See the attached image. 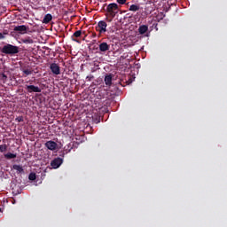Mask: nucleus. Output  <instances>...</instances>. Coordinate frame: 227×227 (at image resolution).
Wrapping results in <instances>:
<instances>
[{
    "label": "nucleus",
    "mask_w": 227,
    "mask_h": 227,
    "mask_svg": "<svg viewBox=\"0 0 227 227\" xmlns=\"http://www.w3.org/2000/svg\"><path fill=\"white\" fill-rule=\"evenodd\" d=\"M3 54H19V46L13 44H6L2 48Z\"/></svg>",
    "instance_id": "obj_1"
},
{
    "label": "nucleus",
    "mask_w": 227,
    "mask_h": 227,
    "mask_svg": "<svg viewBox=\"0 0 227 227\" xmlns=\"http://www.w3.org/2000/svg\"><path fill=\"white\" fill-rule=\"evenodd\" d=\"M106 12L109 13V17L114 19L118 15L119 8L116 3L109 4L106 7Z\"/></svg>",
    "instance_id": "obj_2"
},
{
    "label": "nucleus",
    "mask_w": 227,
    "mask_h": 227,
    "mask_svg": "<svg viewBox=\"0 0 227 227\" xmlns=\"http://www.w3.org/2000/svg\"><path fill=\"white\" fill-rule=\"evenodd\" d=\"M96 31L99 33V35H104V33L107 32V23L105 20L98 21Z\"/></svg>",
    "instance_id": "obj_3"
},
{
    "label": "nucleus",
    "mask_w": 227,
    "mask_h": 227,
    "mask_svg": "<svg viewBox=\"0 0 227 227\" xmlns=\"http://www.w3.org/2000/svg\"><path fill=\"white\" fill-rule=\"evenodd\" d=\"M61 164H63V158L58 157L51 161V166L53 169H58Z\"/></svg>",
    "instance_id": "obj_4"
},
{
    "label": "nucleus",
    "mask_w": 227,
    "mask_h": 227,
    "mask_svg": "<svg viewBox=\"0 0 227 227\" xmlns=\"http://www.w3.org/2000/svg\"><path fill=\"white\" fill-rule=\"evenodd\" d=\"M26 90L27 93H42V89L35 85H27Z\"/></svg>",
    "instance_id": "obj_5"
},
{
    "label": "nucleus",
    "mask_w": 227,
    "mask_h": 227,
    "mask_svg": "<svg viewBox=\"0 0 227 227\" xmlns=\"http://www.w3.org/2000/svg\"><path fill=\"white\" fill-rule=\"evenodd\" d=\"M13 31L20 33V35H26L27 33V27H26V25L16 26Z\"/></svg>",
    "instance_id": "obj_6"
},
{
    "label": "nucleus",
    "mask_w": 227,
    "mask_h": 227,
    "mask_svg": "<svg viewBox=\"0 0 227 227\" xmlns=\"http://www.w3.org/2000/svg\"><path fill=\"white\" fill-rule=\"evenodd\" d=\"M50 70H51L52 74H54L55 75H59V74H61V69L59 66L56 63L51 64Z\"/></svg>",
    "instance_id": "obj_7"
},
{
    "label": "nucleus",
    "mask_w": 227,
    "mask_h": 227,
    "mask_svg": "<svg viewBox=\"0 0 227 227\" xmlns=\"http://www.w3.org/2000/svg\"><path fill=\"white\" fill-rule=\"evenodd\" d=\"M44 145L46 148H48V150H51V152H54V150L58 149V144L52 140L47 141Z\"/></svg>",
    "instance_id": "obj_8"
},
{
    "label": "nucleus",
    "mask_w": 227,
    "mask_h": 227,
    "mask_svg": "<svg viewBox=\"0 0 227 227\" xmlns=\"http://www.w3.org/2000/svg\"><path fill=\"white\" fill-rule=\"evenodd\" d=\"M111 49V45H109L107 43L103 42L99 44V51L100 52H107Z\"/></svg>",
    "instance_id": "obj_9"
},
{
    "label": "nucleus",
    "mask_w": 227,
    "mask_h": 227,
    "mask_svg": "<svg viewBox=\"0 0 227 227\" xmlns=\"http://www.w3.org/2000/svg\"><path fill=\"white\" fill-rule=\"evenodd\" d=\"M82 35V30L75 31L73 34V35L71 36L73 42H76L77 43H79V40H77V38H81Z\"/></svg>",
    "instance_id": "obj_10"
},
{
    "label": "nucleus",
    "mask_w": 227,
    "mask_h": 227,
    "mask_svg": "<svg viewBox=\"0 0 227 227\" xmlns=\"http://www.w3.org/2000/svg\"><path fill=\"white\" fill-rule=\"evenodd\" d=\"M105 84L106 86H111V84H113V74H106L105 76Z\"/></svg>",
    "instance_id": "obj_11"
},
{
    "label": "nucleus",
    "mask_w": 227,
    "mask_h": 227,
    "mask_svg": "<svg viewBox=\"0 0 227 227\" xmlns=\"http://www.w3.org/2000/svg\"><path fill=\"white\" fill-rule=\"evenodd\" d=\"M138 33H139V35H145V33H148V26L147 25H141L138 27Z\"/></svg>",
    "instance_id": "obj_12"
},
{
    "label": "nucleus",
    "mask_w": 227,
    "mask_h": 227,
    "mask_svg": "<svg viewBox=\"0 0 227 227\" xmlns=\"http://www.w3.org/2000/svg\"><path fill=\"white\" fill-rule=\"evenodd\" d=\"M97 97L98 98H99L100 100H102V98H107V90H99L98 92H97Z\"/></svg>",
    "instance_id": "obj_13"
},
{
    "label": "nucleus",
    "mask_w": 227,
    "mask_h": 227,
    "mask_svg": "<svg viewBox=\"0 0 227 227\" xmlns=\"http://www.w3.org/2000/svg\"><path fill=\"white\" fill-rule=\"evenodd\" d=\"M51 20H52V14L48 13L44 16V18L43 20V24H49V22H51Z\"/></svg>",
    "instance_id": "obj_14"
},
{
    "label": "nucleus",
    "mask_w": 227,
    "mask_h": 227,
    "mask_svg": "<svg viewBox=\"0 0 227 227\" xmlns=\"http://www.w3.org/2000/svg\"><path fill=\"white\" fill-rule=\"evenodd\" d=\"M4 158L7 159L8 160L12 159H17V154L12 153H7L4 154Z\"/></svg>",
    "instance_id": "obj_15"
},
{
    "label": "nucleus",
    "mask_w": 227,
    "mask_h": 227,
    "mask_svg": "<svg viewBox=\"0 0 227 227\" xmlns=\"http://www.w3.org/2000/svg\"><path fill=\"white\" fill-rule=\"evenodd\" d=\"M12 169L17 171V173H24V168L20 165H13Z\"/></svg>",
    "instance_id": "obj_16"
},
{
    "label": "nucleus",
    "mask_w": 227,
    "mask_h": 227,
    "mask_svg": "<svg viewBox=\"0 0 227 227\" xmlns=\"http://www.w3.org/2000/svg\"><path fill=\"white\" fill-rule=\"evenodd\" d=\"M21 42L22 43H27V44L35 43V41H33V38L31 37L21 38Z\"/></svg>",
    "instance_id": "obj_17"
},
{
    "label": "nucleus",
    "mask_w": 227,
    "mask_h": 227,
    "mask_svg": "<svg viewBox=\"0 0 227 227\" xmlns=\"http://www.w3.org/2000/svg\"><path fill=\"white\" fill-rule=\"evenodd\" d=\"M129 12H139V5L137 4H131L129 8Z\"/></svg>",
    "instance_id": "obj_18"
},
{
    "label": "nucleus",
    "mask_w": 227,
    "mask_h": 227,
    "mask_svg": "<svg viewBox=\"0 0 227 227\" xmlns=\"http://www.w3.org/2000/svg\"><path fill=\"white\" fill-rule=\"evenodd\" d=\"M7 150H8V145H6V144L0 145L1 153H4V152H6Z\"/></svg>",
    "instance_id": "obj_19"
},
{
    "label": "nucleus",
    "mask_w": 227,
    "mask_h": 227,
    "mask_svg": "<svg viewBox=\"0 0 227 227\" xmlns=\"http://www.w3.org/2000/svg\"><path fill=\"white\" fill-rule=\"evenodd\" d=\"M28 180H31L32 182L36 180V174L35 173H30L28 176Z\"/></svg>",
    "instance_id": "obj_20"
},
{
    "label": "nucleus",
    "mask_w": 227,
    "mask_h": 227,
    "mask_svg": "<svg viewBox=\"0 0 227 227\" xmlns=\"http://www.w3.org/2000/svg\"><path fill=\"white\" fill-rule=\"evenodd\" d=\"M22 72L23 74H25L26 76L31 75V74H33V70L31 69H23Z\"/></svg>",
    "instance_id": "obj_21"
},
{
    "label": "nucleus",
    "mask_w": 227,
    "mask_h": 227,
    "mask_svg": "<svg viewBox=\"0 0 227 227\" xmlns=\"http://www.w3.org/2000/svg\"><path fill=\"white\" fill-rule=\"evenodd\" d=\"M92 121L94 123H100V117L98 115H95L92 117Z\"/></svg>",
    "instance_id": "obj_22"
},
{
    "label": "nucleus",
    "mask_w": 227,
    "mask_h": 227,
    "mask_svg": "<svg viewBox=\"0 0 227 227\" xmlns=\"http://www.w3.org/2000/svg\"><path fill=\"white\" fill-rule=\"evenodd\" d=\"M0 79H1V81H3L4 82H6V81L8 80V76H6V74H2L0 75Z\"/></svg>",
    "instance_id": "obj_23"
},
{
    "label": "nucleus",
    "mask_w": 227,
    "mask_h": 227,
    "mask_svg": "<svg viewBox=\"0 0 227 227\" xmlns=\"http://www.w3.org/2000/svg\"><path fill=\"white\" fill-rule=\"evenodd\" d=\"M15 121H18V123H20L21 121H24V117L23 116H18L15 119Z\"/></svg>",
    "instance_id": "obj_24"
},
{
    "label": "nucleus",
    "mask_w": 227,
    "mask_h": 227,
    "mask_svg": "<svg viewBox=\"0 0 227 227\" xmlns=\"http://www.w3.org/2000/svg\"><path fill=\"white\" fill-rule=\"evenodd\" d=\"M4 35H8L6 32L0 33V40H4Z\"/></svg>",
    "instance_id": "obj_25"
},
{
    "label": "nucleus",
    "mask_w": 227,
    "mask_h": 227,
    "mask_svg": "<svg viewBox=\"0 0 227 227\" xmlns=\"http://www.w3.org/2000/svg\"><path fill=\"white\" fill-rule=\"evenodd\" d=\"M117 3L119 4H125V3H127V0H117Z\"/></svg>",
    "instance_id": "obj_26"
},
{
    "label": "nucleus",
    "mask_w": 227,
    "mask_h": 227,
    "mask_svg": "<svg viewBox=\"0 0 227 227\" xmlns=\"http://www.w3.org/2000/svg\"><path fill=\"white\" fill-rule=\"evenodd\" d=\"M91 79H93V75H89L86 77V81H91Z\"/></svg>",
    "instance_id": "obj_27"
},
{
    "label": "nucleus",
    "mask_w": 227,
    "mask_h": 227,
    "mask_svg": "<svg viewBox=\"0 0 227 227\" xmlns=\"http://www.w3.org/2000/svg\"><path fill=\"white\" fill-rule=\"evenodd\" d=\"M126 82H127V84H132V78L129 77V81H127Z\"/></svg>",
    "instance_id": "obj_28"
},
{
    "label": "nucleus",
    "mask_w": 227,
    "mask_h": 227,
    "mask_svg": "<svg viewBox=\"0 0 227 227\" xmlns=\"http://www.w3.org/2000/svg\"><path fill=\"white\" fill-rule=\"evenodd\" d=\"M110 18H111V19L106 18L107 22H113V20H114V18H112V17H110Z\"/></svg>",
    "instance_id": "obj_29"
}]
</instances>
